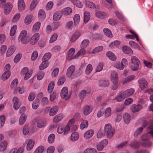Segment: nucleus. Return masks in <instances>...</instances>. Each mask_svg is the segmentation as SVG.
<instances>
[{"instance_id":"obj_1","label":"nucleus","mask_w":153,"mask_h":153,"mask_svg":"<svg viewBox=\"0 0 153 153\" xmlns=\"http://www.w3.org/2000/svg\"><path fill=\"white\" fill-rule=\"evenodd\" d=\"M134 91V89L130 88L124 91L121 92L115 97V99L118 101H121L124 98L132 95Z\"/></svg>"},{"instance_id":"obj_2","label":"nucleus","mask_w":153,"mask_h":153,"mask_svg":"<svg viewBox=\"0 0 153 153\" xmlns=\"http://www.w3.org/2000/svg\"><path fill=\"white\" fill-rule=\"evenodd\" d=\"M18 40L24 44H26L29 42L30 39L27 36V31L26 30L21 31L18 37Z\"/></svg>"},{"instance_id":"obj_3","label":"nucleus","mask_w":153,"mask_h":153,"mask_svg":"<svg viewBox=\"0 0 153 153\" xmlns=\"http://www.w3.org/2000/svg\"><path fill=\"white\" fill-rule=\"evenodd\" d=\"M115 130L112 128L110 123L105 125L104 127V132L108 138H110L113 136Z\"/></svg>"},{"instance_id":"obj_4","label":"nucleus","mask_w":153,"mask_h":153,"mask_svg":"<svg viewBox=\"0 0 153 153\" xmlns=\"http://www.w3.org/2000/svg\"><path fill=\"white\" fill-rule=\"evenodd\" d=\"M61 97L65 100H68L71 96V93L69 91L68 92V88L67 87H64L61 91L60 93Z\"/></svg>"},{"instance_id":"obj_5","label":"nucleus","mask_w":153,"mask_h":153,"mask_svg":"<svg viewBox=\"0 0 153 153\" xmlns=\"http://www.w3.org/2000/svg\"><path fill=\"white\" fill-rule=\"evenodd\" d=\"M148 129L149 130V132L146 134L141 137V142H143L149 140V135L153 137V125H151L148 127Z\"/></svg>"},{"instance_id":"obj_6","label":"nucleus","mask_w":153,"mask_h":153,"mask_svg":"<svg viewBox=\"0 0 153 153\" xmlns=\"http://www.w3.org/2000/svg\"><path fill=\"white\" fill-rule=\"evenodd\" d=\"M132 63L131 65L130 68L133 71H136L139 68V65L140 62L139 59L136 56H132L131 57Z\"/></svg>"},{"instance_id":"obj_7","label":"nucleus","mask_w":153,"mask_h":153,"mask_svg":"<svg viewBox=\"0 0 153 153\" xmlns=\"http://www.w3.org/2000/svg\"><path fill=\"white\" fill-rule=\"evenodd\" d=\"M108 143V141L106 139L102 140L97 145V149L99 151H102L104 148L106 146Z\"/></svg>"},{"instance_id":"obj_8","label":"nucleus","mask_w":153,"mask_h":153,"mask_svg":"<svg viewBox=\"0 0 153 153\" xmlns=\"http://www.w3.org/2000/svg\"><path fill=\"white\" fill-rule=\"evenodd\" d=\"M39 37V34L38 33H35L32 37L30 43L32 45H35L38 41Z\"/></svg>"},{"instance_id":"obj_9","label":"nucleus","mask_w":153,"mask_h":153,"mask_svg":"<svg viewBox=\"0 0 153 153\" xmlns=\"http://www.w3.org/2000/svg\"><path fill=\"white\" fill-rule=\"evenodd\" d=\"M75 49L73 48H71L68 52V59L69 60L75 59L77 58L76 56H73L75 52Z\"/></svg>"},{"instance_id":"obj_10","label":"nucleus","mask_w":153,"mask_h":153,"mask_svg":"<svg viewBox=\"0 0 153 153\" xmlns=\"http://www.w3.org/2000/svg\"><path fill=\"white\" fill-rule=\"evenodd\" d=\"M75 68V66L73 65L70 66L68 68L66 73V75L68 77H69L71 76L74 72Z\"/></svg>"},{"instance_id":"obj_11","label":"nucleus","mask_w":153,"mask_h":153,"mask_svg":"<svg viewBox=\"0 0 153 153\" xmlns=\"http://www.w3.org/2000/svg\"><path fill=\"white\" fill-rule=\"evenodd\" d=\"M111 80L114 84H116L118 82V76L117 74L115 71L111 72Z\"/></svg>"},{"instance_id":"obj_12","label":"nucleus","mask_w":153,"mask_h":153,"mask_svg":"<svg viewBox=\"0 0 153 153\" xmlns=\"http://www.w3.org/2000/svg\"><path fill=\"white\" fill-rule=\"evenodd\" d=\"M12 6L10 3H7L4 7V12L5 14H8L12 10Z\"/></svg>"},{"instance_id":"obj_13","label":"nucleus","mask_w":153,"mask_h":153,"mask_svg":"<svg viewBox=\"0 0 153 153\" xmlns=\"http://www.w3.org/2000/svg\"><path fill=\"white\" fill-rule=\"evenodd\" d=\"M142 108V106L140 105H132L131 107V110L133 112H136L139 111Z\"/></svg>"},{"instance_id":"obj_14","label":"nucleus","mask_w":153,"mask_h":153,"mask_svg":"<svg viewBox=\"0 0 153 153\" xmlns=\"http://www.w3.org/2000/svg\"><path fill=\"white\" fill-rule=\"evenodd\" d=\"M122 50L124 53L129 56H131L133 54L132 50L129 47L123 46L122 48Z\"/></svg>"},{"instance_id":"obj_15","label":"nucleus","mask_w":153,"mask_h":153,"mask_svg":"<svg viewBox=\"0 0 153 153\" xmlns=\"http://www.w3.org/2000/svg\"><path fill=\"white\" fill-rule=\"evenodd\" d=\"M18 6V9L20 11H22L25 9V5L24 0H19Z\"/></svg>"},{"instance_id":"obj_16","label":"nucleus","mask_w":153,"mask_h":153,"mask_svg":"<svg viewBox=\"0 0 153 153\" xmlns=\"http://www.w3.org/2000/svg\"><path fill=\"white\" fill-rule=\"evenodd\" d=\"M92 108L88 105L85 106L83 108V113L85 115L89 114L92 111Z\"/></svg>"},{"instance_id":"obj_17","label":"nucleus","mask_w":153,"mask_h":153,"mask_svg":"<svg viewBox=\"0 0 153 153\" xmlns=\"http://www.w3.org/2000/svg\"><path fill=\"white\" fill-rule=\"evenodd\" d=\"M13 108L16 110H17L20 106V104L19 103L18 98L16 97H14L13 99Z\"/></svg>"},{"instance_id":"obj_18","label":"nucleus","mask_w":153,"mask_h":153,"mask_svg":"<svg viewBox=\"0 0 153 153\" xmlns=\"http://www.w3.org/2000/svg\"><path fill=\"white\" fill-rule=\"evenodd\" d=\"M16 48L13 46H11L7 49L6 54V56L9 57L12 55L15 52Z\"/></svg>"},{"instance_id":"obj_19","label":"nucleus","mask_w":153,"mask_h":153,"mask_svg":"<svg viewBox=\"0 0 153 153\" xmlns=\"http://www.w3.org/2000/svg\"><path fill=\"white\" fill-rule=\"evenodd\" d=\"M34 144V142L33 140L29 139L27 140V149L28 151H30L33 148Z\"/></svg>"},{"instance_id":"obj_20","label":"nucleus","mask_w":153,"mask_h":153,"mask_svg":"<svg viewBox=\"0 0 153 153\" xmlns=\"http://www.w3.org/2000/svg\"><path fill=\"white\" fill-rule=\"evenodd\" d=\"M141 145L145 148H149L152 145V142L149 140L143 142H141Z\"/></svg>"},{"instance_id":"obj_21","label":"nucleus","mask_w":153,"mask_h":153,"mask_svg":"<svg viewBox=\"0 0 153 153\" xmlns=\"http://www.w3.org/2000/svg\"><path fill=\"white\" fill-rule=\"evenodd\" d=\"M61 12L62 14L68 16L72 12V10L70 7H66L63 9Z\"/></svg>"},{"instance_id":"obj_22","label":"nucleus","mask_w":153,"mask_h":153,"mask_svg":"<svg viewBox=\"0 0 153 153\" xmlns=\"http://www.w3.org/2000/svg\"><path fill=\"white\" fill-rule=\"evenodd\" d=\"M58 111V107L56 106H55L51 108L49 111V115L50 116H53Z\"/></svg>"},{"instance_id":"obj_23","label":"nucleus","mask_w":153,"mask_h":153,"mask_svg":"<svg viewBox=\"0 0 153 153\" xmlns=\"http://www.w3.org/2000/svg\"><path fill=\"white\" fill-rule=\"evenodd\" d=\"M135 78L134 75H131L123 79L122 81V82L123 84H125L132 80Z\"/></svg>"},{"instance_id":"obj_24","label":"nucleus","mask_w":153,"mask_h":153,"mask_svg":"<svg viewBox=\"0 0 153 153\" xmlns=\"http://www.w3.org/2000/svg\"><path fill=\"white\" fill-rule=\"evenodd\" d=\"M146 125L147 123L145 122L142 127L138 128L134 132V136L137 137L138 134H140L142 132L143 128H145Z\"/></svg>"},{"instance_id":"obj_25","label":"nucleus","mask_w":153,"mask_h":153,"mask_svg":"<svg viewBox=\"0 0 153 153\" xmlns=\"http://www.w3.org/2000/svg\"><path fill=\"white\" fill-rule=\"evenodd\" d=\"M41 23L39 22H36L33 25L32 31L34 32H37L39 30Z\"/></svg>"},{"instance_id":"obj_26","label":"nucleus","mask_w":153,"mask_h":153,"mask_svg":"<svg viewBox=\"0 0 153 153\" xmlns=\"http://www.w3.org/2000/svg\"><path fill=\"white\" fill-rule=\"evenodd\" d=\"M63 116L62 114H58L54 117L53 121L54 123H57L63 119Z\"/></svg>"},{"instance_id":"obj_27","label":"nucleus","mask_w":153,"mask_h":153,"mask_svg":"<svg viewBox=\"0 0 153 153\" xmlns=\"http://www.w3.org/2000/svg\"><path fill=\"white\" fill-rule=\"evenodd\" d=\"M38 17L39 19L41 20H44L46 17V14L45 11L42 9L39 10L38 13Z\"/></svg>"},{"instance_id":"obj_28","label":"nucleus","mask_w":153,"mask_h":153,"mask_svg":"<svg viewBox=\"0 0 153 153\" xmlns=\"http://www.w3.org/2000/svg\"><path fill=\"white\" fill-rule=\"evenodd\" d=\"M10 71L9 70L6 71L2 74L1 79L3 80H5L10 77Z\"/></svg>"},{"instance_id":"obj_29","label":"nucleus","mask_w":153,"mask_h":153,"mask_svg":"<svg viewBox=\"0 0 153 153\" xmlns=\"http://www.w3.org/2000/svg\"><path fill=\"white\" fill-rule=\"evenodd\" d=\"M94 133V131L93 130H89L85 133L84 137L86 139L89 138L93 135Z\"/></svg>"},{"instance_id":"obj_30","label":"nucleus","mask_w":153,"mask_h":153,"mask_svg":"<svg viewBox=\"0 0 153 153\" xmlns=\"http://www.w3.org/2000/svg\"><path fill=\"white\" fill-rule=\"evenodd\" d=\"M90 18V14L87 11L84 12V22L85 23H87L89 20Z\"/></svg>"},{"instance_id":"obj_31","label":"nucleus","mask_w":153,"mask_h":153,"mask_svg":"<svg viewBox=\"0 0 153 153\" xmlns=\"http://www.w3.org/2000/svg\"><path fill=\"white\" fill-rule=\"evenodd\" d=\"M61 12H56L53 16V19L54 21L59 20L62 17Z\"/></svg>"},{"instance_id":"obj_32","label":"nucleus","mask_w":153,"mask_h":153,"mask_svg":"<svg viewBox=\"0 0 153 153\" xmlns=\"http://www.w3.org/2000/svg\"><path fill=\"white\" fill-rule=\"evenodd\" d=\"M123 118L125 123L128 124L130 122L131 120L130 115L128 113H125L123 115Z\"/></svg>"},{"instance_id":"obj_33","label":"nucleus","mask_w":153,"mask_h":153,"mask_svg":"<svg viewBox=\"0 0 153 153\" xmlns=\"http://www.w3.org/2000/svg\"><path fill=\"white\" fill-rule=\"evenodd\" d=\"M140 144L137 141H134L131 142L130 146L132 148L136 149L139 147Z\"/></svg>"},{"instance_id":"obj_34","label":"nucleus","mask_w":153,"mask_h":153,"mask_svg":"<svg viewBox=\"0 0 153 153\" xmlns=\"http://www.w3.org/2000/svg\"><path fill=\"white\" fill-rule=\"evenodd\" d=\"M70 1L79 8H81L82 7V4L79 1L77 0H70Z\"/></svg>"},{"instance_id":"obj_35","label":"nucleus","mask_w":153,"mask_h":153,"mask_svg":"<svg viewBox=\"0 0 153 153\" xmlns=\"http://www.w3.org/2000/svg\"><path fill=\"white\" fill-rule=\"evenodd\" d=\"M107 56L109 59L113 61L116 60V57L115 55L112 52L109 51L107 53Z\"/></svg>"},{"instance_id":"obj_36","label":"nucleus","mask_w":153,"mask_h":153,"mask_svg":"<svg viewBox=\"0 0 153 153\" xmlns=\"http://www.w3.org/2000/svg\"><path fill=\"white\" fill-rule=\"evenodd\" d=\"M27 119L26 116L24 114H22L19 119V123L20 125H22L25 122Z\"/></svg>"},{"instance_id":"obj_37","label":"nucleus","mask_w":153,"mask_h":153,"mask_svg":"<svg viewBox=\"0 0 153 153\" xmlns=\"http://www.w3.org/2000/svg\"><path fill=\"white\" fill-rule=\"evenodd\" d=\"M73 19L75 25L77 26L80 21V17L79 15L78 14L75 15Z\"/></svg>"},{"instance_id":"obj_38","label":"nucleus","mask_w":153,"mask_h":153,"mask_svg":"<svg viewBox=\"0 0 153 153\" xmlns=\"http://www.w3.org/2000/svg\"><path fill=\"white\" fill-rule=\"evenodd\" d=\"M114 66L116 68L120 70H123L124 67V64L119 62H116L114 64Z\"/></svg>"},{"instance_id":"obj_39","label":"nucleus","mask_w":153,"mask_h":153,"mask_svg":"<svg viewBox=\"0 0 153 153\" xmlns=\"http://www.w3.org/2000/svg\"><path fill=\"white\" fill-rule=\"evenodd\" d=\"M86 5L90 8H97L99 7L98 6H96L94 3L89 1H86Z\"/></svg>"},{"instance_id":"obj_40","label":"nucleus","mask_w":153,"mask_h":153,"mask_svg":"<svg viewBox=\"0 0 153 153\" xmlns=\"http://www.w3.org/2000/svg\"><path fill=\"white\" fill-rule=\"evenodd\" d=\"M103 49L102 46H99L97 47L94 49L92 52L91 53V54H96L101 51Z\"/></svg>"},{"instance_id":"obj_41","label":"nucleus","mask_w":153,"mask_h":153,"mask_svg":"<svg viewBox=\"0 0 153 153\" xmlns=\"http://www.w3.org/2000/svg\"><path fill=\"white\" fill-rule=\"evenodd\" d=\"M7 146V143L6 141H4L0 145V151H3L6 149Z\"/></svg>"},{"instance_id":"obj_42","label":"nucleus","mask_w":153,"mask_h":153,"mask_svg":"<svg viewBox=\"0 0 153 153\" xmlns=\"http://www.w3.org/2000/svg\"><path fill=\"white\" fill-rule=\"evenodd\" d=\"M89 43L88 39H84L81 42L80 46L82 48H85L88 46Z\"/></svg>"},{"instance_id":"obj_43","label":"nucleus","mask_w":153,"mask_h":153,"mask_svg":"<svg viewBox=\"0 0 153 153\" xmlns=\"http://www.w3.org/2000/svg\"><path fill=\"white\" fill-rule=\"evenodd\" d=\"M139 85L140 86H145L148 85V83L146 79L142 78L140 79L138 81Z\"/></svg>"},{"instance_id":"obj_44","label":"nucleus","mask_w":153,"mask_h":153,"mask_svg":"<svg viewBox=\"0 0 153 153\" xmlns=\"http://www.w3.org/2000/svg\"><path fill=\"white\" fill-rule=\"evenodd\" d=\"M84 153H97V151L94 149L92 148H88L85 149Z\"/></svg>"},{"instance_id":"obj_45","label":"nucleus","mask_w":153,"mask_h":153,"mask_svg":"<svg viewBox=\"0 0 153 153\" xmlns=\"http://www.w3.org/2000/svg\"><path fill=\"white\" fill-rule=\"evenodd\" d=\"M111 108L108 107L105 110L104 115L105 117L107 118L111 116Z\"/></svg>"},{"instance_id":"obj_46","label":"nucleus","mask_w":153,"mask_h":153,"mask_svg":"<svg viewBox=\"0 0 153 153\" xmlns=\"http://www.w3.org/2000/svg\"><path fill=\"white\" fill-rule=\"evenodd\" d=\"M92 70V65L91 64H88L87 66L85 73L86 74L88 75L90 74Z\"/></svg>"},{"instance_id":"obj_47","label":"nucleus","mask_w":153,"mask_h":153,"mask_svg":"<svg viewBox=\"0 0 153 153\" xmlns=\"http://www.w3.org/2000/svg\"><path fill=\"white\" fill-rule=\"evenodd\" d=\"M130 45L132 48L139 49L140 47L138 44L133 41H131L129 42Z\"/></svg>"},{"instance_id":"obj_48","label":"nucleus","mask_w":153,"mask_h":153,"mask_svg":"<svg viewBox=\"0 0 153 153\" xmlns=\"http://www.w3.org/2000/svg\"><path fill=\"white\" fill-rule=\"evenodd\" d=\"M71 140L73 141L77 140L79 138L78 133L76 132L73 133L71 135Z\"/></svg>"},{"instance_id":"obj_49","label":"nucleus","mask_w":153,"mask_h":153,"mask_svg":"<svg viewBox=\"0 0 153 153\" xmlns=\"http://www.w3.org/2000/svg\"><path fill=\"white\" fill-rule=\"evenodd\" d=\"M48 66V62L43 60V62L40 65L39 68L40 70H42L45 69Z\"/></svg>"},{"instance_id":"obj_50","label":"nucleus","mask_w":153,"mask_h":153,"mask_svg":"<svg viewBox=\"0 0 153 153\" xmlns=\"http://www.w3.org/2000/svg\"><path fill=\"white\" fill-rule=\"evenodd\" d=\"M86 53V50L84 48L80 49L77 53V58L79 56H81L84 55Z\"/></svg>"},{"instance_id":"obj_51","label":"nucleus","mask_w":153,"mask_h":153,"mask_svg":"<svg viewBox=\"0 0 153 153\" xmlns=\"http://www.w3.org/2000/svg\"><path fill=\"white\" fill-rule=\"evenodd\" d=\"M120 44V42L118 41H116L111 42L109 45V47L111 49H113L117 47Z\"/></svg>"},{"instance_id":"obj_52","label":"nucleus","mask_w":153,"mask_h":153,"mask_svg":"<svg viewBox=\"0 0 153 153\" xmlns=\"http://www.w3.org/2000/svg\"><path fill=\"white\" fill-rule=\"evenodd\" d=\"M103 31L105 34L108 37L111 38L112 37V35L110 30L108 28H105L103 29Z\"/></svg>"},{"instance_id":"obj_53","label":"nucleus","mask_w":153,"mask_h":153,"mask_svg":"<svg viewBox=\"0 0 153 153\" xmlns=\"http://www.w3.org/2000/svg\"><path fill=\"white\" fill-rule=\"evenodd\" d=\"M96 16L100 18L103 19L105 16V13L101 11L98 12L96 13Z\"/></svg>"},{"instance_id":"obj_54","label":"nucleus","mask_w":153,"mask_h":153,"mask_svg":"<svg viewBox=\"0 0 153 153\" xmlns=\"http://www.w3.org/2000/svg\"><path fill=\"white\" fill-rule=\"evenodd\" d=\"M51 56V54L50 53H46L44 55L42 59V60L47 62V61L50 58Z\"/></svg>"},{"instance_id":"obj_55","label":"nucleus","mask_w":153,"mask_h":153,"mask_svg":"<svg viewBox=\"0 0 153 153\" xmlns=\"http://www.w3.org/2000/svg\"><path fill=\"white\" fill-rule=\"evenodd\" d=\"M38 0H33L30 6V9L33 10L36 7L38 2Z\"/></svg>"},{"instance_id":"obj_56","label":"nucleus","mask_w":153,"mask_h":153,"mask_svg":"<svg viewBox=\"0 0 153 153\" xmlns=\"http://www.w3.org/2000/svg\"><path fill=\"white\" fill-rule=\"evenodd\" d=\"M65 80V78L64 76L61 77L59 79L57 84L59 85H62Z\"/></svg>"},{"instance_id":"obj_57","label":"nucleus","mask_w":153,"mask_h":153,"mask_svg":"<svg viewBox=\"0 0 153 153\" xmlns=\"http://www.w3.org/2000/svg\"><path fill=\"white\" fill-rule=\"evenodd\" d=\"M32 21V17L30 16H27L25 19V22L26 25L29 24Z\"/></svg>"},{"instance_id":"obj_58","label":"nucleus","mask_w":153,"mask_h":153,"mask_svg":"<svg viewBox=\"0 0 153 153\" xmlns=\"http://www.w3.org/2000/svg\"><path fill=\"white\" fill-rule=\"evenodd\" d=\"M44 149V147L42 146L38 147L34 152V153H42Z\"/></svg>"},{"instance_id":"obj_59","label":"nucleus","mask_w":153,"mask_h":153,"mask_svg":"<svg viewBox=\"0 0 153 153\" xmlns=\"http://www.w3.org/2000/svg\"><path fill=\"white\" fill-rule=\"evenodd\" d=\"M39 105V100H36L34 101L32 104V108L34 109H36Z\"/></svg>"},{"instance_id":"obj_60","label":"nucleus","mask_w":153,"mask_h":153,"mask_svg":"<svg viewBox=\"0 0 153 153\" xmlns=\"http://www.w3.org/2000/svg\"><path fill=\"white\" fill-rule=\"evenodd\" d=\"M16 28L17 26L16 25H13L11 27L10 32V35L11 36H13L14 35Z\"/></svg>"},{"instance_id":"obj_61","label":"nucleus","mask_w":153,"mask_h":153,"mask_svg":"<svg viewBox=\"0 0 153 153\" xmlns=\"http://www.w3.org/2000/svg\"><path fill=\"white\" fill-rule=\"evenodd\" d=\"M99 84L100 86H108L109 85L108 82L107 80H101Z\"/></svg>"},{"instance_id":"obj_62","label":"nucleus","mask_w":153,"mask_h":153,"mask_svg":"<svg viewBox=\"0 0 153 153\" xmlns=\"http://www.w3.org/2000/svg\"><path fill=\"white\" fill-rule=\"evenodd\" d=\"M55 137V135L53 134H51L48 137V140L50 143H53Z\"/></svg>"},{"instance_id":"obj_63","label":"nucleus","mask_w":153,"mask_h":153,"mask_svg":"<svg viewBox=\"0 0 153 153\" xmlns=\"http://www.w3.org/2000/svg\"><path fill=\"white\" fill-rule=\"evenodd\" d=\"M58 37V35L56 33H54L52 35L50 38L49 42L50 43H52L55 41Z\"/></svg>"},{"instance_id":"obj_64","label":"nucleus","mask_w":153,"mask_h":153,"mask_svg":"<svg viewBox=\"0 0 153 153\" xmlns=\"http://www.w3.org/2000/svg\"><path fill=\"white\" fill-rule=\"evenodd\" d=\"M25 89L23 87L20 88V87H17L14 90L15 93L19 92L20 94H23L24 92Z\"/></svg>"}]
</instances>
